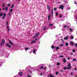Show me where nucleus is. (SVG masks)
<instances>
[{
	"label": "nucleus",
	"instance_id": "69168bd1",
	"mask_svg": "<svg viewBox=\"0 0 77 77\" xmlns=\"http://www.w3.org/2000/svg\"><path fill=\"white\" fill-rule=\"evenodd\" d=\"M32 71H30V73H32Z\"/></svg>",
	"mask_w": 77,
	"mask_h": 77
},
{
	"label": "nucleus",
	"instance_id": "09e8293b",
	"mask_svg": "<svg viewBox=\"0 0 77 77\" xmlns=\"http://www.w3.org/2000/svg\"><path fill=\"white\" fill-rule=\"evenodd\" d=\"M60 18H62V16L61 15H60Z\"/></svg>",
	"mask_w": 77,
	"mask_h": 77
},
{
	"label": "nucleus",
	"instance_id": "a18cd8bd",
	"mask_svg": "<svg viewBox=\"0 0 77 77\" xmlns=\"http://www.w3.org/2000/svg\"><path fill=\"white\" fill-rule=\"evenodd\" d=\"M6 24H7V26H8V21L6 22Z\"/></svg>",
	"mask_w": 77,
	"mask_h": 77
},
{
	"label": "nucleus",
	"instance_id": "2f4dec72",
	"mask_svg": "<svg viewBox=\"0 0 77 77\" xmlns=\"http://www.w3.org/2000/svg\"><path fill=\"white\" fill-rule=\"evenodd\" d=\"M57 65H60V63H57Z\"/></svg>",
	"mask_w": 77,
	"mask_h": 77
},
{
	"label": "nucleus",
	"instance_id": "5701e85b",
	"mask_svg": "<svg viewBox=\"0 0 77 77\" xmlns=\"http://www.w3.org/2000/svg\"><path fill=\"white\" fill-rule=\"evenodd\" d=\"M59 45L60 47H62V46H63V44H62L61 45Z\"/></svg>",
	"mask_w": 77,
	"mask_h": 77
},
{
	"label": "nucleus",
	"instance_id": "f3484780",
	"mask_svg": "<svg viewBox=\"0 0 77 77\" xmlns=\"http://www.w3.org/2000/svg\"><path fill=\"white\" fill-rule=\"evenodd\" d=\"M9 42L11 45H14V44H13V43H12V42H11V40H9Z\"/></svg>",
	"mask_w": 77,
	"mask_h": 77
},
{
	"label": "nucleus",
	"instance_id": "e2e57ef3",
	"mask_svg": "<svg viewBox=\"0 0 77 77\" xmlns=\"http://www.w3.org/2000/svg\"><path fill=\"white\" fill-rule=\"evenodd\" d=\"M61 40L63 42V39H61Z\"/></svg>",
	"mask_w": 77,
	"mask_h": 77
},
{
	"label": "nucleus",
	"instance_id": "864d4df0",
	"mask_svg": "<svg viewBox=\"0 0 77 77\" xmlns=\"http://www.w3.org/2000/svg\"><path fill=\"white\" fill-rule=\"evenodd\" d=\"M3 10H4V11H5V8H3Z\"/></svg>",
	"mask_w": 77,
	"mask_h": 77
},
{
	"label": "nucleus",
	"instance_id": "052dcab7",
	"mask_svg": "<svg viewBox=\"0 0 77 77\" xmlns=\"http://www.w3.org/2000/svg\"><path fill=\"white\" fill-rule=\"evenodd\" d=\"M53 12V9H52L51 10V12Z\"/></svg>",
	"mask_w": 77,
	"mask_h": 77
},
{
	"label": "nucleus",
	"instance_id": "c756f323",
	"mask_svg": "<svg viewBox=\"0 0 77 77\" xmlns=\"http://www.w3.org/2000/svg\"><path fill=\"white\" fill-rule=\"evenodd\" d=\"M65 45H66V46H68V43H67L65 44Z\"/></svg>",
	"mask_w": 77,
	"mask_h": 77
},
{
	"label": "nucleus",
	"instance_id": "4be33fe9",
	"mask_svg": "<svg viewBox=\"0 0 77 77\" xmlns=\"http://www.w3.org/2000/svg\"><path fill=\"white\" fill-rule=\"evenodd\" d=\"M71 9V8L70 7H67L66 8L67 10H69V9Z\"/></svg>",
	"mask_w": 77,
	"mask_h": 77
},
{
	"label": "nucleus",
	"instance_id": "aec40b11",
	"mask_svg": "<svg viewBox=\"0 0 77 77\" xmlns=\"http://www.w3.org/2000/svg\"><path fill=\"white\" fill-rule=\"evenodd\" d=\"M47 29V26H45L44 29H43V30H45V29Z\"/></svg>",
	"mask_w": 77,
	"mask_h": 77
},
{
	"label": "nucleus",
	"instance_id": "603ef678",
	"mask_svg": "<svg viewBox=\"0 0 77 77\" xmlns=\"http://www.w3.org/2000/svg\"><path fill=\"white\" fill-rule=\"evenodd\" d=\"M67 59H68V60H69V57H68L67 58Z\"/></svg>",
	"mask_w": 77,
	"mask_h": 77
},
{
	"label": "nucleus",
	"instance_id": "79ce46f5",
	"mask_svg": "<svg viewBox=\"0 0 77 77\" xmlns=\"http://www.w3.org/2000/svg\"><path fill=\"white\" fill-rule=\"evenodd\" d=\"M2 15H3V14L2 13H1V14H0V16L1 17V16H2Z\"/></svg>",
	"mask_w": 77,
	"mask_h": 77
},
{
	"label": "nucleus",
	"instance_id": "bf43d9fd",
	"mask_svg": "<svg viewBox=\"0 0 77 77\" xmlns=\"http://www.w3.org/2000/svg\"><path fill=\"white\" fill-rule=\"evenodd\" d=\"M40 75H42V73H41Z\"/></svg>",
	"mask_w": 77,
	"mask_h": 77
},
{
	"label": "nucleus",
	"instance_id": "39448f33",
	"mask_svg": "<svg viewBox=\"0 0 77 77\" xmlns=\"http://www.w3.org/2000/svg\"><path fill=\"white\" fill-rule=\"evenodd\" d=\"M19 75L20 76H22L23 75V73L21 72H19Z\"/></svg>",
	"mask_w": 77,
	"mask_h": 77
},
{
	"label": "nucleus",
	"instance_id": "0eeeda50",
	"mask_svg": "<svg viewBox=\"0 0 77 77\" xmlns=\"http://www.w3.org/2000/svg\"><path fill=\"white\" fill-rule=\"evenodd\" d=\"M6 45L7 46L9 47V48H11V46L9 45L8 44H6Z\"/></svg>",
	"mask_w": 77,
	"mask_h": 77
},
{
	"label": "nucleus",
	"instance_id": "6e6552de",
	"mask_svg": "<svg viewBox=\"0 0 77 77\" xmlns=\"http://www.w3.org/2000/svg\"><path fill=\"white\" fill-rule=\"evenodd\" d=\"M69 30L70 32H72L74 31V29H71V28H70L69 29Z\"/></svg>",
	"mask_w": 77,
	"mask_h": 77
},
{
	"label": "nucleus",
	"instance_id": "b1692460",
	"mask_svg": "<svg viewBox=\"0 0 77 77\" xmlns=\"http://www.w3.org/2000/svg\"><path fill=\"white\" fill-rule=\"evenodd\" d=\"M71 68V67H69L67 68V69H70Z\"/></svg>",
	"mask_w": 77,
	"mask_h": 77
},
{
	"label": "nucleus",
	"instance_id": "de8ad7c7",
	"mask_svg": "<svg viewBox=\"0 0 77 77\" xmlns=\"http://www.w3.org/2000/svg\"><path fill=\"white\" fill-rule=\"evenodd\" d=\"M75 4V5H77V2H75V1L74 2Z\"/></svg>",
	"mask_w": 77,
	"mask_h": 77
},
{
	"label": "nucleus",
	"instance_id": "4468645a",
	"mask_svg": "<svg viewBox=\"0 0 77 77\" xmlns=\"http://www.w3.org/2000/svg\"><path fill=\"white\" fill-rule=\"evenodd\" d=\"M49 76L50 77H55L54 75H51V74H50L49 75Z\"/></svg>",
	"mask_w": 77,
	"mask_h": 77
},
{
	"label": "nucleus",
	"instance_id": "8fccbe9b",
	"mask_svg": "<svg viewBox=\"0 0 77 77\" xmlns=\"http://www.w3.org/2000/svg\"><path fill=\"white\" fill-rule=\"evenodd\" d=\"M7 28L8 29H9V26H7Z\"/></svg>",
	"mask_w": 77,
	"mask_h": 77
},
{
	"label": "nucleus",
	"instance_id": "f704fd0d",
	"mask_svg": "<svg viewBox=\"0 0 77 77\" xmlns=\"http://www.w3.org/2000/svg\"><path fill=\"white\" fill-rule=\"evenodd\" d=\"M73 61H76V59H74L73 60Z\"/></svg>",
	"mask_w": 77,
	"mask_h": 77
},
{
	"label": "nucleus",
	"instance_id": "c9c22d12",
	"mask_svg": "<svg viewBox=\"0 0 77 77\" xmlns=\"http://www.w3.org/2000/svg\"><path fill=\"white\" fill-rule=\"evenodd\" d=\"M71 65V64L70 63H69L68 64V66L69 67H70V66Z\"/></svg>",
	"mask_w": 77,
	"mask_h": 77
},
{
	"label": "nucleus",
	"instance_id": "774afa93",
	"mask_svg": "<svg viewBox=\"0 0 77 77\" xmlns=\"http://www.w3.org/2000/svg\"><path fill=\"white\" fill-rule=\"evenodd\" d=\"M63 70H62L61 71V72H63Z\"/></svg>",
	"mask_w": 77,
	"mask_h": 77
},
{
	"label": "nucleus",
	"instance_id": "1a4fd4ad",
	"mask_svg": "<svg viewBox=\"0 0 77 77\" xmlns=\"http://www.w3.org/2000/svg\"><path fill=\"white\" fill-rule=\"evenodd\" d=\"M29 49V47H26L25 48V50L27 51V50H28Z\"/></svg>",
	"mask_w": 77,
	"mask_h": 77
},
{
	"label": "nucleus",
	"instance_id": "412c9836",
	"mask_svg": "<svg viewBox=\"0 0 77 77\" xmlns=\"http://www.w3.org/2000/svg\"><path fill=\"white\" fill-rule=\"evenodd\" d=\"M64 56L63 55H60L59 57H63Z\"/></svg>",
	"mask_w": 77,
	"mask_h": 77
},
{
	"label": "nucleus",
	"instance_id": "7ed1b4c3",
	"mask_svg": "<svg viewBox=\"0 0 77 77\" xmlns=\"http://www.w3.org/2000/svg\"><path fill=\"white\" fill-rule=\"evenodd\" d=\"M60 9H62V10H63V5H61L60 7H59Z\"/></svg>",
	"mask_w": 77,
	"mask_h": 77
},
{
	"label": "nucleus",
	"instance_id": "13d9d810",
	"mask_svg": "<svg viewBox=\"0 0 77 77\" xmlns=\"http://www.w3.org/2000/svg\"><path fill=\"white\" fill-rule=\"evenodd\" d=\"M28 77H31L30 75H28Z\"/></svg>",
	"mask_w": 77,
	"mask_h": 77
},
{
	"label": "nucleus",
	"instance_id": "e433bc0d",
	"mask_svg": "<svg viewBox=\"0 0 77 77\" xmlns=\"http://www.w3.org/2000/svg\"><path fill=\"white\" fill-rule=\"evenodd\" d=\"M14 5H12V7H11V8H14Z\"/></svg>",
	"mask_w": 77,
	"mask_h": 77
},
{
	"label": "nucleus",
	"instance_id": "c03bdc74",
	"mask_svg": "<svg viewBox=\"0 0 77 77\" xmlns=\"http://www.w3.org/2000/svg\"><path fill=\"white\" fill-rule=\"evenodd\" d=\"M59 74V72H56V74Z\"/></svg>",
	"mask_w": 77,
	"mask_h": 77
},
{
	"label": "nucleus",
	"instance_id": "473e14b6",
	"mask_svg": "<svg viewBox=\"0 0 77 77\" xmlns=\"http://www.w3.org/2000/svg\"><path fill=\"white\" fill-rule=\"evenodd\" d=\"M54 11H56L57 10V8H54Z\"/></svg>",
	"mask_w": 77,
	"mask_h": 77
},
{
	"label": "nucleus",
	"instance_id": "37998d69",
	"mask_svg": "<svg viewBox=\"0 0 77 77\" xmlns=\"http://www.w3.org/2000/svg\"><path fill=\"white\" fill-rule=\"evenodd\" d=\"M57 15H58V13H56L55 14V15H56V16H57Z\"/></svg>",
	"mask_w": 77,
	"mask_h": 77
},
{
	"label": "nucleus",
	"instance_id": "4c0bfd02",
	"mask_svg": "<svg viewBox=\"0 0 77 77\" xmlns=\"http://www.w3.org/2000/svg\"><path fill=\"white\" fill-rule=\"evenodd\" d=\"M71 75H72H72H73V73H72V72H71Z\"/></svg>",
	"mask_w": 77,
	"mask_h": 77
},
{
	"label": "nucleus",
	"instance_id": "6e6d98bb",
	"mask_svg": "<svg viewBox=\"0 0 77 77\" xmlns=\"http://www.w3.org/2000/svg\"><path fill=\"white\" fill-rule=\"evenodd\" d=\"M37 40H38V38H37L35 41V42L36 41H37Z\"/></svg>",
	"mask_w": 77,
	"mask_h": 77
},
{
	"label": "nucleus",
	"instance_id": "4d7b16f0",
	"mask_svg": "<svg viewBox=\"0 0 77 77\" xmlns=\"http://www.w3.org/2000/svg\"><path fill=\"white\" fill-rule=\"evenodd\" d=\"M66 27V25H65V26H64V28H65V27Z\"/></svg>",
	"mask_w": 77,
	"mask_h": 77
},
{
	"label": "nucleus",
	"instance_id": "dca6fc26",
	"mask_svg": "<svg viewBox=\"0 0 77 77\" xmlns=\"http://www.w3.org/2000/svg\"><path fill=\"white\" fill-rule=\"evenodd\" d=\"M68 38H69V37H64V39L65 40H66V39H68Z\"/></svg>",
	"mask_w": 77,
	"mask_h": 77
},
{
	"label": "nucleus",
	"instance_id": "20e7f679",
	"mask_svg": "<svg viewBox=\"0 0 77 77\" xmlns=\"http://www.w3.org/2000/svg\"><path fill=\"white\" fill-rule=\"evenodd\" d=\"M38 66H39V68L40 69H42V68H43V66H41V65H39Z\"/></svg>",
	"mask_w": 77,
	"mask_h": 77
},
{
	"label": "nucleus",
	"instance_id": "f257e3e1",
	"mask_svg": "<svg viewBox=\"0 0 77 77\" xmlns=\"http://www.w3.org/2000/svg\"><path fill=\"white\" fill-rule=\"evenodd\" d=\"M5 43V39H2V42L1 44V45H4Z\"/></svg>",
	"mask_w": 77,
	"mask_h": 77
},
{
	"label": "nucleus",
	"instance_id": "5fc2aeb1",
	"mask_svg": "<svg viewBox=\"0 0 77 77\" xmlns=\"http://www.w3.org/2000/svg\"><path fill=\"white\" fill-rule=\"evenodd\" d=\"M73 54V53H72V52L71 53V55H72Z\"/></svg>",
	"mask_w": 77,
	"mask_h": 77
},
{
	"label": "nucleus",
	"instance_id": "cd10ccee",
	"mask_svg": "<svg viewBox=\"0 0 77 77\" xmlns=\"http://www.w3.org/2000/svg\"><path fill=\"white\" fill-rule=\"evenodd\" d=\"M13 11V9H11L10 10V12H12Z\"/></svg>",
	"mask_w": 77,
	"mask_h": 77
},
{
	"label": "nucleus",
	"instance_id": "338daca9",
	"mask_svg": "<svg viewBox=\"0 0 77 77\" xmlns=\"http://www.w3.org/2000/svg\"><path fill=\"white\" fill-rule=\"evenodd\" d=\"M8 31H10V30H11L10 29H8Z\"/></svg>",
	"mask_w": 77,
	"mask_h": 77
},
{
	"label": "nucleus",
	"instance_id": "423d86ee",
	"mask_svg": "<svg viewBox=\"0 0 77 77\" xmlns=\"http://www.w3.org/2000/svg\"><path fill=\"white\" fill-rule=\"evenodd\" d=\"M6 13H4L3 14V17H2L3 19H5V17H6Z\"/></svg>",
	"mask_w": 77,
	"mask_h": 77
},
{
	"label": "nucleus",
	"instance_id": "f03ea898",
	"mask_svg": "<svg viewBox=\"0 0 77 77\" xmlns=\"http://www.w3.org/2000/svg\"><path fill=\"white\" fill-rule=\"evenodd\" d=\"M39 35V32H38L36 33V34L34 35V36L33 37V38H35L36 37H37V36H38V35Z\"/></svg>",
	"mask_w": 77,
	"mask_h": 77
},
{
	"label": "nucleus",
	"instance_id": "6ab92c4d",
	"mask_svg": "<svg viewBox=\"0 0 77 77\" xmlns=\"http://www.w3.org/2000/svg\"><path fill=\"white\" fill-rule=\"evenodd\" d=\"M59 47H57V48H56V50H59Z\"/></svg>",
	"mask_w": 77,
	"mask_h": 77
},
{
	"label": "nucleus",
	"instance_id": "a878e982",
	"mask_svg": "<svg viewBox=\"0 0 77 77\" xmlns=\"http://www.w3.org/2000/svg\"><path fill=\"white\" fill-rule=\"evenodd\" d=\"M8 7H6L5 8V10L6 11H8Z\"/></svg>",
	"mask_w": 77,
	"mask_h": 77
},
{
	"label": "nucleus",
	"instance_id": "3c124183",
	"mask_svg": "<svg viewBox=\"0 0 77 77\" xmlns=\"http://www.w3.org/2000/svg\"><path fill=\"white\" fill-rule=\"evenodd\" d=\"M11 6V4H9L8 5V6Z\"/></svg>",
	"mask_w": 77,
	"mask_h": 77
},
{
	"label": "nucleus",
	"instance_id": "a211bd4d",
	"mask_svg": "<svg viewBox=\"0 0 77 77\" xmlns=\"http://www.w3.org/2000/svg\"><path fill=\"white\" fill-rule=\"evenodd\" d=\"M53 24H49V25H48V27H50V26H53Z\"/></svg>",
	"mask_w": 77,
	"mask_h": 77
},
{
	"label": "nucleus",
	"instance_id": "9d476101",
	"mask_svg": "<svg viewBox=\"0 0 77 77\" xmlns=\"http://www.w3.org/2000/svg\"><path fill=\"white\" fill-rule=\"evenodd\" d=\"M63 62H64V63L66 62V59H65V58L63 59Z\"/></svg>",
	"mask_w": 77,
	"mask_h": 77
},
{
	"label": "nucleus",
	"instance_id": "2eb2a0df",
	"mask_svg": "<svg viewBox=\"0 0 77 77\" xmlns=\"http://www.w3.org/2000/svg\"><path fill=\"white\" fill-rule=\"evenodd\" d=\"M70 44H71V45H72L73 46V45H74V43L72 42H71Z\"/></svg>",
	"mask_w": 77,
	"mask_h": 77
},
{
	"label": "nucleus",
	"instance_id": "680f3d73",
	"mask_svg": "<svg viewBox=\"0 0 77 77\" xmlns=\"http://www.w3.org/2000/svg\"><path fill=\"white\" fill-rule=\"evenodd\" d=\"M75 71H76V70H77V68H75Z\"/></svg>",
	"mask_w": 77,
	"mask_h": 77
},
{
	"label": "nucleus",
	"instance_id": "c85d7f7f",
	"mask_svg": "<svg viewBox=\"0 0 77 77\" xmlns=\"http://www.w3.org/2000/svg\"><path fill=\"white\" fill-rule=\"evenodd\" d=\"M72 51L73 52H75V50L74 49H73L72 50Z\"/></svg>",
	"mask_w": 77,
	"mask_h": 77
},
{
	"label": "nucleus",
	"instance_id": "49530a36",
	"mask_svg": "<svg viewBox=\"0 0 77 77\" xmlns=\"http://www.w3.org/2000/svg\"><path fill=\"white\" fill-rule=\"evenodd\" d=\"M5 4H3L2 5V6H3V7H5Z\"/></svg>",
	"mask_w": 77,
	"mask_h": 77
},
{
	"label": "nucleus",
	"instance_id": "bb28decb",
	"mask_svg": "<svg viewBox=\"0 0 77 77\" xmlns=\"http://www.w3.org/2000/svg\"><path fill=\"white\" fill-rule=\"evenodd\" d=\"M35 41H32V42H31V43L32 44V43H35Z\"/></svg>",
	"mask_w": 77,
	"mask_h": 77
},
{
	"label": "nucleus",
	"instance_id": "ea45409f",
	"mask_svg": "<svg viewBox=\"0 0 77 77\" xmlns=\"http://www.w3.org/2000/svg\"><path fill=\"white\" fill-rule=\"evenodd\" d=\"M75 47H77V44H76L75 45Z\"/></svg>",
	"mask_w": 77,
	"mask_h": 77
},
{
	"label": "nucleus",
	"instance_id": "7c9ffc66",
	"mask_svg": "<svg viewBox=\"0 0 77 77\" xmlns=\"http://www.w3.org/2000/svg\"><path fill=\"white\" fill-rule=\"evenodd\" d=\"M51 48L52 49H54V46H52L51 47Z\"/></svg>",
	"mask_w": 77,
	"mask_h": 77
},
{
	"label": "nucleus",
	"instance_id": "393cba45",
	"mask_svg": "<svg viewBox=\"0 0 77 77\" xmlns=\"http://www.w3.org/2000/svg\"><path fill=\"white\" fill-rule=\"evenodd\" d=\"M50 15H49L48 16V20H50Z\"/></svg>",
	"mask_w": 77,
	"mask_h": 77
},
{
	"label": "nucleus",
	"instance_id": "a19ab883",
	"mask_svg": "<svg viewBox=\"0 0 77 77\" xmlns=\"http://www.w3.org/2000/svg\"><path fill=\"white\" fill-rule=\"evenodd\" d=\"M2 63L0 62V66H2Z\"/></svg>",
	"mask_w": 77,
	"mask_h": 77
},
{
	"label": "nucleus",
	"instance_id": "0e129e2a",
	"mask_svg": "<svg viewBox=\"0 0 77 77\" xmlns=\"http://www.w3.org/2000/svg\"><path fill=\"white\" fill-rule=\"evenodd\" d=\"M11 15V13H8V15Z\"/></svg>",
	"mask_w": 77,
	"mask_h": 77
},
{
	"label": "nucleus",
	"instance_id": "9b49d317",
	"mask_svg": "<svg viewBox=\"0 0 77 77\" xmlns=\"http://www.w3.org/2000/svg\"><path fill=\"white\" fill-rule=\"evenodd\" d=\"M70 38L71 39H74V36L73 35L70 36Z\"/></svg>",
	"mask_w": 77,
	"mask_h": 77
},
{
	"label": "nucleus",
	"instance_id": "f8f14e48",
	"mask_svg": "<svg viewBox=\"0 0 77 77\" xmlns=\"http://www.w3.org/2000/svg\"><path fill=\"white\" fill-rule=\"evenodd\" d=\"M47 9H48L49 11H50V7L48 5L47 6Z\"/></svg>",
	"mask_w": 77,
	"mask_h": 77
},
{
	"label": "nucleus",
	"instance_id": "72a5a7b5",
	"mask_svg": "<svg viewBox=\"0 0 77 77\" xmlns=\"http://www.w3.org/2000/svg\"><path fill=\"white\" fill-rule=\"evenodd\" d=\"M63 69L65 70L66 69V67H64L63 68Z\"/></svg>",
	"mask_w": 77,
	"mask_h": 77
},
{
	"label": "nucleus",
	"instance_id": "58836bf2",
	"mask_svg": "<svg viewBox=\"0 0 77 77\" xmlns=\"http://www.w3.org/2000/svg\"><path fill=\"white\" fill-rule=\"evenodd\" d=\"M32 70H33V69L32 68H31V69H29V71H32Z\"/></svg>",
	"mask_w": 77,
	"mask_h": 77
},
{
	"label": "nucleus",
	"instance_id": "ddd939ff",
	"mask_svg": "<svg viewBox=\"0 0 77 77\" xmlns=\"http://www.w3.org/2000/svg\"><path fill=\"white\" fill-rule=\"evenodd\" d=\"M33 53L34 54H36V50L35 49H34Z\"/></svg>",
	"mask_w": 77,
	"mask_h": 77
}]
</instances>
